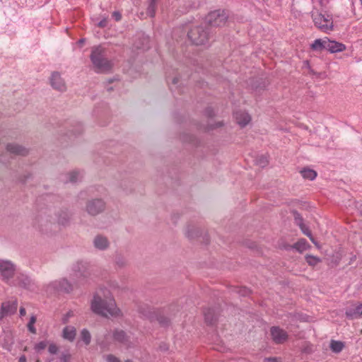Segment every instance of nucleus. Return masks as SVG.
<instances>
[{
    "mask_svg": "<svg viewBox=\"0 0 362 362\" xmlns=\"http://www.w3.org/2000/svg\"><path fill=\"white\" fill-rule=\"evenodd\" d=\"M90 308L94 313L105 317H117L122 315L113 296L105 289H100L93 296Z\"/></svg>",
    "mask_w": 362,
    "mask_h": 362,
    "instance_id": "nucleus-1",
    "label": "nucleus"
},
{
    "mask_svg": "<svg viewBox=\"0 0 362 362\" xmlns=\"http://www.w3.org/2000/svg\"><path fill=\"white\" fill-rule=\"evenodd\" d=\"M104 52L105 50L101 46L92 48L90 60L95 71L98 73L107 72L112 67V62L105 57Z\"/></svg>",
    "mask_w": 362,
    "mask_h": 362,
    "instance_id": "nucleus-2",
    "label": "nucleus"
},
{
    "mask_svg": "<svg viewBox=\"0 0 362 362\" xmlns=\"http://www.w3.org/2000/svg\"><path fill=\"white\" fill-rule=\"evenodd\" d=\"M313 21L315 26L324 32H328L333 28L332 18L329 14H322L318 11L312 13Z\"/></svg>",
    "mask_w": 362,
    "mask_h": 362,
    "instance_id": "nucleus-3",
    "label": "nucleus"
},
{
    "mask_svg": "<svg viewBox=\"0 0 362 362\" xmlns=\"http://www.w3.org/2000/svg\"><path fill=\"white\" fill-rule=\"evenodd\" d=\"M106 208L105 202L100 198H94L88 200L85 211L91 216H95L103 213Z\"/></svg>",
    "mask_w": 362,
    "mask_h": 362,
    "instance_id": "nucleus-4",
    "label": "nucleus"
},
{
    "mask_svg": "<svg viewBox=\"0 0 362 362\" xmlns=\"http://www.w3.org/2000/svg\"><path fill=\"white\" fill-rule=\"evenodd\" d=\"M228 14L225 11H214L209 13L206 22L211 27H221L226 25Z\"/></svg>",
    "mask_w": 362,
    "mask_h": 362,
    "instance_id": "nucleus-5",
    "label": "nucleus"
},
{
    "mask_svg": "<svg viewBox=\"0 0 362 362\" xmlns=\"http://www.w3.org/2000/svg\"><path fill=\"white\" fill-rule=\"evenodd\" d=\"M189 40L194 45H204L209 39V34L202 27H194L188 33Z\"/></svg>",
    "mask_w": 362,
    "mask_h": 362,
    "instance_id": "nucleus-6",
    "label": "nucleus"
},
{
    "mask_svg": "<svg viewBox=\"0 0 362 362\" xmlns=\"http://www.w3.org/2000/svg\"><path fill=\"white\" fill-rule=\"evenodd\" d=\"M46 289L49 293H52L56 291L69 292L72 290V286L66 279H61L50 282L47 285Z\"/></svg>",
    "mask_w": 362,
    "mask_h": 362,
    "instance_id": "nucleus-7",
    "label": "nucleus"
},
{
    "mask_svg": "<svg viewBox=\"0 0 362 362\" xmlns=\"http://www.w3.org/2000/svg\"><path fill=\"white\" fill-rule=\"evenodd\" d=\"M15 270V265L11 261L0 259V274L3 279L8 280L12 278Z\"/></svg>",
    "mask_w": 362,
    "mask_h": 362,
    "instance_id": "nucleus-8",
    "label": "nucleus"
},
{
    "mask_svg": "<svg viewBox=\"0 0 362 362\" xmlns=\"http://www.w3.org/2000/svg\"><path fill=\"white\" fill-rule=\"evenodd\" d=\"M49 82L51 86L56 90L64 92L66 90V82L59 72H52L49 78Z\"/></svg>",
    "mask_w": 362,
    "mask_h": 362,
    "instance_id": "nucleus-9",
    "label": "nucleus"
},
{
    "mask_svg": "<svg viewBox=\"0 0 362 362\" xmlns=\"http://www.w3.org/2000/svg\"><path fill=\"white\" fill-rule=\"evenodd\" d=\"M93 245L98 250L105 251L109 249L110 242L107 236L98 234L93 239Z\"/></svg>",
    "mask_w": 362,
    "mask_h": 362,
    "instance_id": "nucleus-10",
    "label": "nucleus"
},
{
    "mask_svg": "<svg viewBox=\"0 0 362 362\" xmlns=\"http://www.w3.org/2000/svg\"><path fill=\"white\" fill-rule=\"evenodd\" d=\"M16 301H6L1 304L0 309V319L14 314L17 310Z\"/></svg>",
    "mask_w": 362,
    "mask_h": 362,
    "instance_id": "nucleus-11",
    "label": "nucleus"
},
{
    "mask_svg": "<svg viewBox=\"0 0 362 362\" xmlns=\"http://www.w3.org/2000/svg\"><path fill=\"white\" fill-rule=\"evenodd\" d=\"M270 332L273 341L276 344H282L288 338L287 333L278 327H272Z\"/></svg>",
    "mask_w": 362,
    "mask_h": 362,
    "instance_id": "nucleus-12",
    "label": "nucleus"
},
{
    "mask_svg": "<svg viewBox=\"0 0 362 362\" xmlns=\"http://www.w3.org/2000/svg\"><path fill=\"white\" fill-rule=\"evenodd\" d=\"M113 339L115 341L122 344V345L129 347L132 344L129 337L127 333L120 329H116L112 334Z\"/></svg>",
    "mask_w": 362,
    "mask_h": 362,
    "instance_id": "nucleus-13",
    "label": "nucleus"
},
{
    "mask_svg": "<svg viewBox=\"0 0 362 362\" xmlns=\"http://www.w3.org/2000/svg\"><path fill=\"white\" fill-rule=\"evenodd\" d=\"M6 150L10 153L19 156H25L28 153V150L26 148L14 143L8 144L6 146Z\"/></svg>",
    "mask_w": 362,
    "mask_h": 362,
    "instance_id": "nucleus-14",
    "label": "nucleus"
},
{
    "mask_svg": "<svg viewBox=\"0 0 362 362\" xmlns=\"http://www.w3.org/2000/svg\"><path fill=\"white\" fill-rule=\"evenodd\" d=\"M346 315L350 319H357L362 315V303L353 305L346 310Z\"/></svg>",
    "mask_w": 362,
    "mask_h": 362,
    "instance_id": "nucleus-15",
    "label": "nucleus"
},
{
    "mask_svg": "<svg viewBox=\"0 0 362 362\" xmlns=\"http://www.w3.org/2000/svg\"><path fill=\"white\" fill-rule=\"evenodd\" d=\"M235 118L237 123L243 127L248 124L251 120L250 115L241 110L235 112Z\"/></svg>",
    "mask_w": 362,
    "mask_h": 362,
    "instance_id": "nucleus-16",
    "label": "nucleus"
},
{
    "mask_svg": "<svg viewBox=\"0 0 362 362\" xmlns=\"http://www.w3.org/2000/svg\"><path fill=\"white\" fill-rule=\"evenodd\" d=\"M327 43V46H325V49L329 51L332 53L342 52L346 48L344 45L337 42L335 41H331L329 39Z\"/></svg>",
    "mask_w": 362,
    "mask_h": 362,
    "instance_id": "nucleus-17",
    "label": "nucleus"
},
{
    "mask_svg": "<svg viewBox=\"0 0 362 362\" xmlns=\"http://www.w3.org/2000/svg\"><path fill=\"white\" fill-rule=\"evenodd\" d=\"M76 335V329L73 326H66L63 329L62 337L69 341H73Z\"/></svg>",
    "mask_w": 362,
    "mask_h": 362,
    "instance_id": "nucleus-18",
    "label": "nucleus"
},
{
    "mask_svg": "<svg viewBox=\"0 0 362 362\" xmlns=\"http://www.w3.org/2000/svg\"><path fill=\"white\" fill-rule=\"evenodd\" d=\"M52 221L44 215L39 216L36 219V225L41 230H47Z\"/></svg>",
    "mask_w": 362,
    "mask_h": 362,
    "instance_id": "nucleus-19",
    "label": "nucleus"
},
{
    "mask_svg": "<svg viewBox=\"0 0 362 362\" xmlns=\"http://www.w3.org/2000/svg\"><path fill=\"white\" fill-rule=\"evenodd\" d=\"M83 173L78 170H74L66 174V180L70 182H76L81 180Z\"/></svg>",
    "mask_w": 362,
    "mask_h": 362,
    "instance_id": "nucleus-20",
    "label": "nucleus"
},
{
    "mask_svg": "<svg viewBox=\"0 0 362 362\" xmlns=\"http://www.w3.org/2000/svg\"><path fill=\"white\" fill-rule=\"evenodd\" d=\"M328 38L325 37L324 39H317L311 45V48L313 50L321 51L322 49H325V46H327V42Z\"/></svg>",
    "mask_w": 362,
    "mask_h": 362,
    "instance_id": "nucleus-21",
    "label": "nucleus"
},
{
    "mask_svg": "<svg viewBox=\"0 0 362 362\" xmlns=\"http://www.w3.org/2000/svg\"><path fill=\"white\" fill-rule=\"evenodd\" d=\"M310 245L305 239H300L292 247L296 249L299 252H303L310 248Z\"/></svg>",
    "mask_w": 362,
    "mask_h": 362,
    "instance_id": "nucleus-22",
    "label": "nucleus"
},
{
    "mask_svg": "<svg viewBox=\"0 0 362 362\" xmlns=\"http://www.w3.org/2000/svg\"><path fill=\"white\" fill-rule=\"evenodd\" d=\"M205 322L209 325H213L216 321L214 311L212 309H207L204 313Z\"/></svg>",
    "mask_w": 362,
    "mask_h": 362,
    "instance_id": "nucleus-23",
    "label": "nucleus"
},
{
    "mask_svg": "<svg viewBox=\"0 0 362 362\" xmlns=\"http://www.w3.org/2000/svg\"><path fill=\"white\" fill-rule=\"evenodd\" d=\"M80 338L86 345H89L91 341V334L87 329H83L81 331Z\"/></svg>",
    "mask_w": 362,
    "mask_h": 362,
    "instance_id": "nucleus-24",
    "label": "nucleus"
},
{
    "mask_svg": "<svg viewBox=\"0 0 362 362\" xmlns=\"http://www.w3.org/2000/svg\"><path fill=\"white\" fill-rule=\"evenodd\" d=\"M300 174L303 178L310 180H313L317 176V173L311 169H303L300 171Z\"/></svg>",
    "mask_w": 362,
    "mask_h": 362,
    "instance_id": "nucleus-25",
    "label": "nucleus"
},
{
    "mask_svg": "<svg viewBox=\"0 0 362 362\" xmlns=\"http://www.w3.org/2000/svg\"><path fill=\"white\" fill-rule=\"evenodd\" d=\"M199 231L194 226H188L185 231V235L190 239H194L198 236Z\"/></svg>",
    "mask_w": 362,
    "mask_h": 362,
    "instance_id": "nucleus-26",
    "label": "nucleus"
},
{
    "mask_svg": "<svg viewBox=\"0 0 362 362\" xmlns=\"http://www.w3.org/2000/svg\"><path fill=\"white\" fill-rule=\"evenodd\" d=\"M344 348V344L339 341L332 340L330 343V349L335 353L340 352Z\"/></svg>",
    "mask_w": 362,
    "mask_h": 362,
    "instance_id": "nucleus-27",
    "label": "nucleus"
},
{
    "mask_svg": "<svg viewBox=\"0 0 362 362\" xmlns=\"http://www.w3.org/2000/svg\"><path fill=\"white\" fill-rule=\"evenodd\" d=\"M157 6V0H151L149 6L147 8V14L151 17L156 15V9Z\"/></svg>",
    "mask_w": 362,
    "mask_h": 362,
    "instance_id": "nucleus-28",
    "label": "nucleus"
},
{
    "mask_svg": "<svg viewBox=\"0 0 362 362\" xmlns=\"http://www.w3.org/2000/svg\"><path fill=\"white\" fill-rule=\"evenodd\" d=\"M305 259L307 263L310 266H315L321 261L319 257L313 255H306Z\"/></svg>",
    "mask_w": 362,
    "mask_h": 362,
    "instance_id": "nucleus-29",
    "label": "nucleus"
},
{
    "mask_svg": "<svg viewBox=\"0 0 362 362\" xmlns=\"http://www.w3.org/2000/svg\"><path fill=\"white\" fill-rule=\"evenodd\" d=\"M128 262L126 259L122 257H117L115 259V265L117 268L122 269L127 265Z\"/></svg>",
    "mask_w": 362,
    "mask_h": 362,
    "instance_id": "nucleus-30",
    "label": "nucleus"
},
{
    "mask_svg": "<svg viewBox=\"0 0 362 362\" xmlns=\"http://www.w3.org/2000/svg\"><path fill=\"white\" fill-rule=\"evenodd\" d=\"M35 322H36V317H35V316L33 315L30 318V321L28 324V330L33 334L36 333V329L34 327V324L35 323Z\"/></svg>",
    "mask_w": 362,
    "mask_h": 362,
    "instance_id": "nucleus-31",
    "label": "nucleus"
},
{
    "mask_svg": "<svg viewBox=\"0 0 362 362\" xmlns=\"http://www.w3.org/2000/svg\"><path fill=\"white\" fill-rule=\"evenodd\" d=\"M47 346V343L45 341H40L35 345V349L37 352H40L44 350Z\"/></svg>",
    "mask_w": 362,
    "mask_h": 362,
    "instance_id": "nucleus-32",
    "label": "nucleus"
},
{
    "mask_svg": "<svg viewBox=\"0 0 362 362\" xmlns=\"http://www.w3.org/2000/svg\"><path fill=\"white\" fill-rule=\"evenodd\" d=\"M257 163L259 166L264 167L268 164V160L266 157L261 156L259 158H258Z\"/></svg>",
    "mask_w": 362,
    "mask_h": 362,
    "instance_id": "nucleus-33",
    "label": "nucleus"
},
{
    "mask_svg": "<svg viewBox=\"0 0 362 362\" xmlns=\"http://www.w3.org/2000/svg\"><path fill=\"white\" fill-rule=\"evenodd\" d=\"M195 138L192 135H184L182 138V140L185 142H189L194 144Z\"/></svg>",
    "mask_w": 362,
    "mask_h": 362,
    "instance_id": "nucleus-34",
    "label": "nucleus"
},
{
    "mask_svg": "<svg viewBox=\"0 0 362 362\" xmlns=\"http://www.w3.org/2000/svg\"><path fill=\"white\" fill-rule=\"evenodd\" d=\"M58 346L54 344H50L48 347V351L50 354H54L58 351Z\"/></svg>",
    "mask_w": 362,
    "mask_h": 362,
    "instance_id": "nucleus-35",
    "label": "nucleus"
},
{
    "mask_svg": "<svg viewBox=\"0 0 362 362\" xmlns=\"http://www.w3.org/2000/svg\"><path fill=\"white\" fill-rule=\"evenodd\" d=\"M300 227L303 231V233L307 235L309 238H310L313 235L310 233V231L308 230L307 227H305L303 224H300Z\"/></svg>",
    "mask_w": 362,
    "mask_h": 362,
    "instance_id": "nucleus-36",
    "label": "nucleus"
},
{
    "mask_svg": "<svg viewBox=\"0 0 362 362\" xmlns=\"http://www.w3.org/2000/svg\"><path fill=\"white\" fill-rule=\"evenodd\" d=\"M74 316V313L72 311L68 312L66 315H64L62 317L63 323L66 324L69 322V319Z\"/></svg>",
    "mask_w": 362,
    "mask_h": 362,
    "instance_id": "nucleus-37",
    "label": "nucleus"
},
{
    "mask_svg": "<svg viewBox=\"0 0 362 362\" xmlns=\"http://www.w3.org/2000/svg\"><path fill=\"white\" fill-rule=\"evenodd\" d=\"M169 322H170V320H169V319H168V318H167V317H161V316L160 315V321H159L160 326L161 325H163L167 326V325L169 324Z\"/></svg>",
    "mask_w": 362,
    "mask_h": 362,
    "instance_id": "nucleus-38",
    "label": "nucleus"
},
{
    "mask_svg": "<svg viewBox=\"0 0 362 362\" xmlns=\"http://www.w3.org/2000/svg\"><path fill=\"white\" fill-rule=\"evenodd\" d=\"M206 114L208 117H212L215 115L214 111L212 108L209 107L206 110Z\"/></svg>",
    "mask_w": 362,
    "mask_h": 362,
    "instance_id": "nucleus-39",
    "label": "nucleus"
},
{
    "mask_svg": "<svg viewBox=\"0 0 362 362\" xmlns=\"http://www.w3.org/2000/svg\"><path fill=\"white\" fill-rule=\"evenodd\" d=\"M112 16L115 18V19L117 21H119L121 18H122V16L120 14L119 12L118 11H115L113 13H112Z\"/></svg>",
    "mask_w": 362,
    "mask_h": 362,
    "instance_id": "nucleus-40",
    "label": "nucleus"
},
{
    "mask_svg": "<svg viewBox=\"0 0 362 362\" xmlns=\"http://www.w3.org/2000/svg\"><path fill=\"white\" fill-rule=\"evenodd\" d=\"M107 19H103L99 23H98V26L100 27V28H104L107 25Z\"/></svg>",
    "mask_w": 362,
    "mask_h": 362,
    "instance_id": "nucleus-41",
    "label": "nucleus"
},
{
    "mask_svg": "<svg viewBox=\"0 0 362 362\" xmlns=\"http://www.w3.org/2000/svg\"><path fill=\"white\" fill-rule=\"evenodd\" d=\"M310 240L312 241V243L318 248L320 249L321 246L320 244L315 240V238L312 236Z\"/></svg>",
    "mask_w": 362,
    "mask_h": 362,
    "instance_id": "nucleus-42",
    "label": "nucleus"
},
{
    "mask_svg": "<svg viewBox=\"0 0 362 362\" xmlns=\"http://www.w3.org/2000/svg\"><path fill=\"white\" fill-rule=\"evenodd\" d=\"M264 362H281L279 360L275 358H267Z\"/></svg>",
    "mask_w": 362,
    "mask_h": 362,
    "instance_id": "nucleus-43",
    "label": "nucleus"
},
{
    "mask_svg": "<svg viewBox=\"0 0 362 362\" xmlns=\"http://www.w3.org/2000/svg\"><path fill=\"white\" fill-rule=\"evenodd\" d=\"M179 82H180V78L177 76H175L172 79V83L174 85H177Z\"/></svg>",
    "mask_w": 362,
    "mask_h": 362,
    "instance_id": "nucleus-44",
    "label": "nucleus"
},
{
    "mask_svg": "<svg viewBox=\"0 0 362 362\" xmlns=\"http://www.w3.org/2000/svg\"><path fill=\"white\" fill-rule=\"evenodd\" d=\"M356 259V255H351V257H350V260L348 263V264H351Z\"/></svg>",
    "mask_w": 362,
    "mask_h": 362,
    "instance_id": "nucleus-45",
    "label": "nucleus"
},
{
    "mask_svg": "<svg viewBox=\"0 0 362 362\" xmlns=\"http://www.w3.org/2000/svg\"><path fill=\"white\" fill-rule=\"evenodd\" d=\"M26 314L25 309L23 307L20 308V315L21 316H24Z\"/></svg>",
    "mask_w": 362,
    "mask_h": 362,
    "instance_id": "nucleus-46",
    "label": "nucleus"
},
{
    "mask_svg": "<svg viewBox=\"0 0 362 362\" xmlns=\"http://www.w3.org/2000/svg\"><path fill=\"white\" fill-rule=\"evenodd\" d=\"M18 362H27L26 357L25 356H21Z\"/></svg>",
    "mask_w": 362,
    "mask_h": 362,
    "instance_id": "nucleus-47",
    "label": "nucleus"
},
{
    "mask_svg": "<svg viewBox=\"0 0 362 362\" xmlns=\"http://www.w3.org/2000/svg\"><path fill=\"white\" fill-rule=\"evenodd\" d=\"M62 358L64 362H68L69 361V356H63Z\"/></svg>",
    "mask_w": 362,
    "mask_h": 362,
    "instance_id": "nucleus-48",
    "label": "nucleus"
},
{
    "mask_svg": "<svg viewBox=\"0 0 362 362\" xmlns=\"http://www.w3.org/2000/svg\"><path fill=\"white\" fill-rule=\"evenodd\" d=\"M359 209H360L361 213V214H362V204H361V205H360V206H359Z\"/></svg>",
    "mask_w": 362,
    "mask_h": 362,
    "instance_id": "nucleus-49",
    "label": "nucleus"
},
{
    "mask_svg": "<svg viewBox=\"0 0 362 362\" xmlns=\"http://www.w3.org/2000/svg\"><path fill=\"white\" fill-rule=\"evenodd\" d=\"M215 127H211L208 129H214Z\"/></svg>",
    "mask_w": 362,
    "mask_h": 362,
    "instance_id": "nucleus-50",
    "label": "nucleus"
},
{
    "mask_svg": "<svg viewBox=\"0 0 362 362\" xmlns=\"http://www.w3.org/2000/svg\"><path fill=\"white\" fill-rule=\"evenodd\" d=\"M36 362H40V360H39V359H37V360L36 361Z\"/></svg>",
    "mask_w": 362,
    "mask_h": 362,
    "instance_id": "nucleus-51",
    "label": "nucleus"
},
{
    "mask_svg": "<svg viewBox=\"0 0 362 362\" xmlns=\"http://www.w3.org/2000/svg\"><path fill=\"white\" fill-rule=\"evenodd\" d=\"M360 1H361V4H362V0H360Z\"/></svg>",
    "mask_w": 362,
    "mask_h": 362,
    "instance_id": "nucleus-52",
    "label": "nucleus"
}]
</instances>
